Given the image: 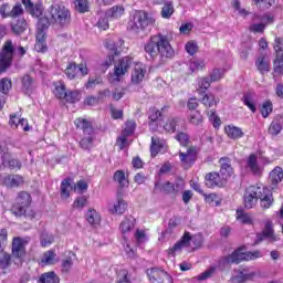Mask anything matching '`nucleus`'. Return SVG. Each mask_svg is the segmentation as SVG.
Segmentation results:
<instances>
[{"instance_id": "obj_1", "label": "nucleus", "mask_w": 283, "mask_h": 283, "mask_svg": "<svg viewBox=\"0 0 283 283\" xmlns=\"http://www.w3.org/2000/svg\"><path fill=\"white\" fill-rule=\"evenodd\" d=\"M144 50L150 59H158L159 56L160 63H165L167 59H171V56H174V48H171L167 35L163 34L150 36L145 44Z\"/></svg>"}, {"instance_id": "obj_2", "label": "nucleus", "mask_w": 283, "mask_h": 283, "mask_svg": "<svg viewBox=\"0 0 283 283\" xmlns=\"http://www.w3.org/2000/svg\"><path fill=\"white\" fill-rule=\"evenodd\" d=\"M258 200H261V207L263 209H270L273 205V192L261 186H250L245 189L244 193V207L245 209H253L254 205H258Z\"/></svg>"}, {"instance_id": "obj_3", "label": "nucleus", "mask_w": 283, "mask_h": 283, "mask_svg": "<svg viewBox=\"0 0 283 283\" xmlns=\"http://www.w3.org/2000/svg\"><path fill=\"white\" fill-rule=\"evenodd\" d=\"M258 258H262V252H244V248H239L234 250L230 255L223 256L219 261V266H224L229 264H240V262L249 261V260H258Z\"/></svg>"}, {"instance_id": "obj_4", "label": "nucleus", "mask_w": 283, "mask_h": 283, "mask_svg": "<svg viewBox=\"0 0 283 283\" xmlns=\"http://www.w3.org/2000/svg\"><path fill=\"white\" fill-rule=\"evenodd\" d=\"M49 17L60 28H67L72 23V13H70V9L65 8V6L52 4L49 8Z\"/></svg>"}, {"instance_id": "obj_5", "label": "nucleus", "mask_w": 283, "mask_h": 283, "mask_svg": "<svg viewBox=\"0 0 283 283\" xmlns=\"http://www.w3.org/2000/svg\"><path fill=\"white\" fill-rule=\"evenodd\" d=\"M75 125L84 133V137L80 142V147L82 149H92L94 147V127H92V123L85 118H77Z\"/></svg>"}, {"instance_id": "obj_6", "label": "nucleus", "mask_w": 283, "mask_h": 283, "mask_svg": "<svg viewBox=\"0 0 283 283\" xmlns=\"http://www.w3.org/2000/svg\"><path fill=\"white\" fill-rule=\"evenodd\" d=\"M154 21L155 20H153V18H150L147 12L137 11L134 13L133 18L128 22V30L138 34V32H143L145 28L151 25Z\"/></svg>"}, {"instance_id": "obj_7", "label": "nucleus", "mask_w": 283, "mask_h": 283, "mask_svg": "<svg viewBox=\"0 0 283 283\" xmlns=\"http://www.w3.org/2000/svg\"><path fill=\"white\" fill-rule=\"evenodd\" d=\"M14 59V44L12 40H7L0 52V74H3L10 65H12V60Z\"/></svg>"}, {"instance_id": "obj_8", "label": "nucleus", "mask_w": 283, "mask_h": 283, "mask_svg": "<svg viewBox=\"0 0 283 283\" xmlns=\"http://www.w3.org/2000/svg\"><path fill=\"white\" fill-rule=\"evenodd\" d=\"M32 203V197L27 191L19 192L15 203L11 207V211L13 216L21 218V216H25V209L30 207Z\"/></svg>"}, {"instance_id": "obj_9", "label": "nucleus", "mask_w": 283, "mask_h": 283, "mask_svg": "<svg viewBox=\"0 0 283 283\" xmlns=\"http://www.w3.org/2000/svg\"><path fill=\"white\" fill-rule=\"evenodd\" d=\"M252 21L253 23L249 27L250 32H253L254 34H264V30H266V25H269V23H273V17L254 15Z\"/></svg>"}, {"instance_id": "obj_10", "label": "nucleus", "mask_w": 283, "mask_h": 283, "mask_svg": "<svg viewBox=\"0 0 283 283\" xmlns=\"http://www.w3.org/2000/svg\"><path fill=\"white\" fill-rule=\"evenodd\" d=\"M0 158L2 160L1 165L11 170L21 169L22 167L19 159H12L10 151L8 150V145L6 144H0Z\"/></svg>"}, {"instance_id": "obj_11", "label": "nucleus", "mask_w": 283, "mask_h": 283, "mask_svg": "<svg viewBox=\"0 0 283 283\" xmlns=\"http://www.w3.org/2000/svg\"><path fill=\"white\" fill-rule=\"evenodd\" d=\"M133 63L134 59L132 56L122 57L115 63L114 76L116 77V81H120L122 76H125V74L129 72Z\"/></svg>"}, {"instance_id": "obj_12", "label": "nucleus", "mask_w": 283, "mask_h": 283, "mask_svg": "<svg viewBox=\"0 0 283 283\" xmlns=\"http://www.w3.org/2000/svg\"><path fill=\"white\" fill-rule=\"evenodd\" d=\"M65 75L70 81H74L76 76H87L88 70L85 64H76V62H70L64 71Z\"/></svg>"}, {"instance_id": "obj_13", "label": "nucleus", "mask_w": 283, "mask_h": 283, "mask_svg": "<svg viewBox=\"0 0 283 283\" xmlns=\"http://www.w3.org/2000/svg\"><path fill=\"white\" fill-rule=\"evenodd\" d=\"M205 185L208 189L222 188L227 186V179L220 172L212 171L205 176Z\"/></svg>"}, {"instance_id": "obj_14", "label": "nucleus", "mask_w": 283, "mask_h": 283, "mask_svg": "<svg viewBox=\"0 0 283 283\" xmlns=\"http://www.w3.org/2000/svg\"><path fill=\"white\" fill-rule=\"evenodd\" d=\"M147 275L151 283H174V279L169 273L156 268L147 270Z\"/></svg>"}, {"instance_id": "obj_15", "label": "nucleus", "mask_w": 283, "mask_h": 283, "mask_svg": "<svg viewBox=\"0 0 283 283\" xmlns=\"http://www.w3.org/2000/svg\"><path fill=\"white\" fill-rule=\"evenodd\" d=\"M146 74L147 69H145V64L136 63L130 74V83H133V85H140V83L145 81Z\"/></svg>"}, {"instance_id": "obj_16", "label": "nucleus", "mask_w": 283, "mask_h": 283, "mask_svg": "<svg viewBox=\"0 0 283 283\" xmlns=\"http://www.w3.org/2000/svg\"><path fill=\"white\" fill-rule=\"evenodd\" d=\"M125 192L123 189H118L116 193L117 201L108 208L111 213H117L118 216H123L125 211H127V202L123 200Z\"/></svg>"}, {"instance_id": "obj_17", "label": "nucleus", "mask_w": 283, "mask_h": 283, "mask_svg": "<svg viewBox=\"0 0 283 283\" xmlns=\"http://www.w3.org/2000/svg\"><path fill=\"white\" fill-rule=\"evenodd\" d=\"M263 240H269V242H277V237H275V231L273 230V223L266 221L262 233L256 234V244L263 242Z\"/></svg>"}, {"instance_id": "obj_18", "label": "nucleus", "mask_w": 283, "mask_h": 283, "mask_svg": "<svg viewBox=\"0 0 283 283\" xmlns=\"http://www.w3.org/2000/svg\"><path fill=\"white\" fill-rule=\"evenodd\" d=\"M258 277V272L251 268H243L239 271V274L232 277L233 283H244Z\"/></svg>"}, {"instance_id": "obj_19", "label": "nucleus", "mask_w": 283, "mask_h": 283, "mask_svg": "<svg viewBox=\"0 0 283 283\" xmlns=\"http://www.w3.org/2000/svg\"><path fill=\"white\" fill-rule=\"evenodd\" d=\"M155 189H159L161 193L178 196L182 191V186L180 184L174 185L170 181H166L163 185L156 182Z\"/></svg>"}, {"instance_id": "obj_20", "label": "nucleus", "mask_w": 283, "mask_h": 283, "mask_svg": "<svg viewBox=\"0 0 283 283\" xmlns=\"http://www.w3.org/2000/svg\"><path fill=\"white\" fill-rule=\"evenodd\" d=\"M190 242H191V233L185 232L181 240L175 243L172 248L168 250V255H176V253H180V251H182L185 247H189Z\"/></svg>"}, {"instance_id": "obj_21", "label": "nucleus", "mask_w": 283, "mask_h": 283, "mask_svg": "<svg viewBox=\"0 0 283 283\" xmlns=\"http://www.w3.org/2000/svg\"><path fill=\"white\" fill-rule=\"evenodd\" d=\"M12 255L19 260L25 258V241L21 238H14L12 242Z\"/></svg>"}, {"instance_id": "obj_22", "label": "nucleus", "mask_w": 283, "mask_h": 283, "mask_svg": "<svg viewBox=\"0 0 283 283\" xmlns=\"http://www.w3.org/2000/svg\"><path fill=\"white\" fill-rule=\"evenodd\" d=\"M179 157L186 167H191L196 163V147H189L186 153L179 151Z\"/></svg>"}, {"instance_id": "obj_23", "label": "nucleus", "mask_w": 283, "mask_h": 283, "mask_svg": "<svg viewBox=\"0 0 283 283\" xmlns=\"http://www.w3.org/2000/svg\"><path fill=\"white\" fill-rule=\"evenodd\" d=\"M220 175L226 178V180H229L231 176H233V167H231V159L229 157H223L220 159Z\"/></svg>"}, {"instance_id": "obj_24", "label": "nucleus", "mask_w": 283, "mask_h": 283, "mask_svg": "<svg viewBox=\"0 0 283 283\" xmlns=\"http://www.w3.org/2000/svg\"><path fill=\"white\" fill-rule=\"evenodd\" d=\"M283 180V169L282 167H275L271 172L269 177V182L271 189H276L277 184Z\"/></svg>"}, {"instance_id": "obj_25", "label": "nucleus", "mask_w": 283, "mask_h": 283, "mask_svg": "<svg viewBox=\"0 0 283 283\" xmlns=\"http://www.w3.org/2000/svg\"><path fill=\"white\" fill-rule=\"evenodd\" d=\"M6 187L13 189L14 187H21L23 185V177L20 175H8L3 178Z\"/></svg>"}, {"instance_id": "obj_26", "label": "nucleus", "mask_w": 283, "mask_h": 283, "mask_svg": "<svg viewBox=\"0 0 283 283\" xmlns=\"http://www.w3.org/2000/svg\"><path fill=\"white\" fill-rule=\"evenodd\" d=\"M224 133L227 134L228 138H231L232 140H238L239 138H242L244 136V132H242V128L233 125L226 126Z\"/></svg>"}, {"instance_id": "obj_27", "label": "nucleus", "mask_w": 283, "mask_h": 283, "mask_svg": "<svg viewBox=\"0 0 283 283\" xmlns=\"http://www.w3.org/2000/svg\"><path fill=\"white\" fill-rule=\"evenodd\" d=\"M247 169H250L252 174L259 176L261 174L260 165L258 164V155L252 154L247 159Z\"/></svg>"}, {"instance_id": "obj_28", "label": "nucleus", "mask_w": 283, "mask_h": 283, "mask_svg": "<svg viewBox=\"0 0 283 283\" xmlns=\"http://www.w3.org/2000/svg\"><path fill=\"white\" fill-rule=\"evenodd\" d=\"M134 222H136V219L134 217H126L119 224V231L122 232V235H124V240H127V237H125L126 233H129L132 229H134Z\"/></svg>"}, {"instance_id": "obj_29", "label": "nucleus", "mask_w": 283, "mask_h": 283, "mask_svg": "<svg viewBox=\"0 0 283 283\" xmlns=\"http://www.w3.org/2000/svg\"><path fill=\"white\" fill-rule=\"evenodd\" d=\"M255 66L261 74H264L265 72H270L271 61H269V59H266V56L260 55L256 59Z\"/></svg>"}, {"instance_id": "obj_30", "label": "nucleus", "mask_w": 283, "mask_h": 283, "mask_svg": "<svg viewBox=\"0 0 283 283\" xmlns=\"http://www.w3.org/2000/svg\"><path fill=\"white\" fill-rule=\"evenodd\" d=\"M86 222L91 227H98L101 224V214L95 209H88L86 212Z\"/></svg>"}, {"instance_id": "obj_31", "label": "nucleus", "mask_w": 283, "mask_h": 283, "mask_svg": "<svg viewBox=\"0 0 283 283\" xmlns=\"http://www.w3.org/2000/svg\"><path fill=\"white\" fill-rule=\"evenodd\" d=\"M51 23H54V21H52V15H50L49 11H46L44 17L39 18L36 28L38 30L46 31L49 30Z\"/></svg>"}, {"instance_id": "obj_32", "label": "nucleus", "mask_w": 283, "mask_h": 283, "mask_svg": "<svg viewBox=\"0 0 283 283\" xmlns=\"http://www.w3.org/2000/svg\"><path fill=\"white\" fill-rule=\"evenodd\" d=\"M12 32L14 34H22V32H25V29L28 28V22L25 19L21 18L11 23Z\"/></svg>"}, {"instance_id": "obj_33", "label": "nucleus", "mask_w": 283, "mask_h": 283, "mask_svg": "<svg viewBox=\"0 0 283 283\" xmlns=\"http://www.w3.org/2000/svg\"><path fill=\"white\" fill-rule=\"evenodd\" d=\"M38 283H61V279L54 272H46L41 274Z\"/></svg>"}, {"instance_id": "obj_34", "label": "nucleus", "mask_w": 283, "mask_h": 283, "mask_svg": "<svg viewBox=\"0 0 283 283\" xmlns=\"http://www.w3.org/2000/svg\"><path fill=\"white\" fill-rule=\"evenodd\" d=\"M113 180L115 182H118L119 189H124V187H129V180H127V177H125V171L123 170H116Z\"/></svg>"}, {"instance_id": "obj_35", "label": "nucleus", "mask_w": 283, "mask_h": 283, "mask_svg": "<svg viewBox=\"0 0 283 283\" xmlns=\"http://www.w3.org/2000/svg\"><path fill=\"white\" fill-rule=\"evenodd\" d=\"M165 147V144L158 137H151L150 154L153 158L158 156V153Z\"/></svg>"}, {"instance_id": "obj_36", "label": "nucleus", "mask_w": 283, "mask_h": 283, "mask_svg": "<svg viewBox=\"0 0 283 283\" xmlns=\"http://www.w3.org/2000/svg\"><path fill=\"white\" fill-rule=\"evenodd\" d=\"M41 263L45 266H52L53 264H56V253L52 250L44 252L41 259Z\"/></svg>"}, {"instance_id": "obj_37", "label": "nucleus", "mask_w": 283, "mask_h": 283, "mask_svg": "<svg viewBox=\"0 0 283 283\" xmlns=\"http://www.w3.org/2000/svg\"><path fill=\"white\" fill-rule=\"evenodd\" d=\"M125 14V8L123 6H115L106 12V17L111 19H120Z\"/></svg>"}, {"instance_id": "obj_38", "label": "nucleus", "mask_w": 283, "mask_h": 283, "mask_svg": "<svg viewBox=\"0 0 283 283\" xmlns=\"http://www.w3.org/2000/svg\"><path fill=\"white\" fill-rule=\"evenodd\" d=\"M237 220L241 224H253V217L249 212H244V210H237Z\"/></svg>"}, {"instance_id": "obj_39", "label": "nucleus", "mask_w": 283, "mask_h": 283, "mask_svg": "<svg viewBox=\"0 0 283 283\" xmlns=\"http://www.w3.org/2000/svg\"><path fill=\"white\" fill-rule=\"evenodd\" d=\"M75 10L76 12H80L81 14H85L90 10V1L87 0H75Z\"/></svg>"}, {"instance_id": "obj_40", "label": "nucleus", "mask_w": 283, "mask_h": 283, "mask_svg": "<svg viewBox=\"0 0 283 283\" xmlns=\"http://www.w3.org/2000/svg\"><path fill=\"white\" fill-rule=\"evenodd\" d=\"M209 87H211V81L209 77H202L198 80V90L199 94H205Z\"/></svg>"}, {"instance_id": "obj_41", "label": "nucleus", "mask_w": 283, "mask_h": 283, "mask_svg": "<svg viewBox=\"0 0 283 283\" xmlns=\"http://www.w3.org/2000/svg\"><path fill=\"white\" fill-rule=\"evenodd\" d=\"M174 12H175L174 2H166L161 8L163 19H171V15L174 14Z\"/></svg>"}, {"instance_id": "obj_42", "label": "nucleus", "mask_w": 283, "mask_h": 283, "mask_svg": "<svg viewBox=\"0 0 283 283\" xmlns=\"http://www.w3.org/2000/svg\"><path fill=\"white\" fill-rule=\"evenodd\" d=\"M202 105L205 107H216L218 105V99H216V96L213 94H206L201 99Z\"/></svg>"}, {"instance_id": "obj_43", "label": "nucleus", "mask_w": 283, "mask_h": 283, "mask_svg": "<svg viewBox=\"0 0 283 283\" xmlns=\"http://www.w3.org/2000/svg\"><path fill=\"white\" fill-rule=\"evenodd\" d=\"M63 98H65L66 103H78V101H81V92L78 91L66 92Z\"/></svg>"}, {"instance_id": "obj_44", "label": "nucleus", "mask_w": 283, "mask_h": 283, "mask_svg": "<svg viewBox=\"0 0 283 283\" xmlns=\"http://www.w3.org/2000/svg\"><path fill=\"white\" fill-rule=\"evenodd\" d=\"M72 179H64L61 184V196L62 198H70V188L72 187Z\"/></svg>"}, {"instance_id": "obj_45", "label": "nucleus", "mask_w": 283, "mask_h": 283, "mask_svg": "<svg viewBox=\"0 0 283 283\" xmlns=\"http://www.w3.org/2000/svg\"><path fill=\"white\" fill-rule=\"evenodd\" d=\"M12 90V80L4 77L0 80V92L1 94H8Z\"/></svg>"}, {"instance_id": "obj_46", "label": "nucleus", "mask_w": 283, "mask_h": 283, "mask_svg": "<svg viewBox=\"0 0 283 283\" xmlns=\"http://www.w3.org/2000/svg\"><path fill=\"white\" fill-rule=\"evenodd\" d=\"M178 123H180L179 118H170L164 125V129L170 134H174V132H176V125H178Z\"/></svg>"}, {"instance_id": "obj_47", "label": "nucleus", "mask_w": 283, "mask_h": 283, "mask_svg": "<svg viewBox=\"0 0 283 283\" xmlns=\"http://www.w3.org/2000/svg\"><path fill=\"white\" fill-rule=\"evenodd\" d=\"M273 112V103L271 101H266L261 106V115L263 118H269V115Z\"/></svg>"}, {"instance_id": "obj_48", "label": "nucleus", "mask_w": 283, "mask_h": 283, "mask_svg": "<svg viewBox=\"0 0 283 283\" xmlns=\"http://www.w3.org/2000/svg\"><path fill=\"white\" fill-rule=\"evenodd\" d=\"M53 94L56 96V98H64L65 94H67V91H65V84L62 82H59L55 85V90L53 91Z\"/></svg>"}, {"instance_id": "obj_49", "label": "nucleus", "mask_w": 283, "mask_h": 283, "mask_svg": "<svg viewBox=\"0 0 283 283\" xmlns=\"http://www.w3.org/2000/svg\"><path fill=\"white\" fill-rule=\"evenodd\" d=\"M32 87H34V80L32 78V76L30 75H24L22 77V88L25 92H30V90H32Z\"/></svg>"}, {"instance_id": "obj_50", "label": "nucleus", "mask_w": 283, "mask_h": 283, "mask_svg": "<svg viewBox=\"0 0 283 283\" xmlns=\"http://www.w3.org/2000/svg\"><path fill=\"white\" fill-rule=\"evenodd\" d=\"M189 123L191 125H200L201 123H203V117L202 114H200V112L196 111L195 113H191L189 116Z\"/></svg>"}, {"instance_id": "obj_51", "label": "nucleus", "mask_w": 283, "mask_h": 283, "mask_svg": "<svg viewBox=\"0 0 283 283\" xmlns=\"http://www.w3.org/2000/svg\"><path fill=\"white\" fill-rule=\"evenodd\" d=\"M40 242L42 247H50L52 242H54V235L48 233V232H42L40 237Z\"/></svg>"}, {"instance_id": "obj_52", "label": "nucleus", "mask_w": 283, "mask_h": 283, "mask_svg": "<svg viewBox=\"0 0 283 283\" xmlns=\"http://www.w3.org/2000/svg\"><path fill=\"white\" fill-rule=\"evenodd\" d=\"M280 132H282V124L277 120L272 122L269 127V134H271V136H277Z\"/></svg>"}, {"instance_id": "obj_53", "label": "nucleus", "mask_w": 283, "mask_h": 283, "mask_svg": "<svg viewBox=\"0 0 283 283\" xmlns=\"http://www.w3.org/2000/svg\"><path fill=\"white\" fill-rule=\"evenodd\" d=\"M72 266H74L72 256H67L66 259L62 260V273H70V271H72Z\"/></svg>"}, {"instance_id": "obj_54", "label": "nucleus", "mask_w": 283, "mask_h": 283, "mask_svg": "<svg viewBox=\"0 0 283 283\" xmlns=\"http://www.w3.org/2000/svg\"><path fill=\"white\" fill-rule=\"evenodd\" d=\"M10 264H12V258L10 256V254L3 253L0 256V269L6 270L10 266Z\"/></svg>"}, {"instance_id": "obj_55", "label": "nucleus", "mask_w": 283, "mask_h": 283, "mask_svg": "<svg viewBox=\"0 0 283 283\" xmlns=\"http://www.w3.org/2000/svg\"><path fill=\"white\" fill-rule=\"evenodd\" d=\"M274 50L276 52V56H279V59H283V39L282 38L275 39Z\"/></svg>"}, {"instance_id": "obj_56", "label": "nucleus", "mask_w": 283, "mask_h": 283, "mask_svg": "<svg viewBox=\"0 0 283 283\" xmlns=\"http://www.w3.org/2000/svg\"><path fill=\"white\" fill-rule=\"evenodd\" d=\"M84 207H87V197L82 196L77 197L75 201L73 202L74 209H83Z\"/></svg>"}, {"instance_id": "obj_57", "label": "nucleus", "mask_w": 283, "mask_h": 283, "mask_svg": "<svg viewBox=\"0 0 283 283\" xmlns=\"http://www.w3.org/2000/svg\"><path fill=\"white\" fill-rule=\"evenodd\" d=\"M29 13L35 17L36 19H40V17H43V4H34L33 8L29 11Z\"/></svg>"}, {"instance_id": "obj_58", "label": "nucleus", "mask_w": 283, "mask_h": 283, "mask_svg": "<svg viewBox=\"0 0 283 283\" xmlns=\"http://www.w3.org/2000/svg\"><path fill=\"white\" fill-rule=\"evenodd\" d=\"M135 129H136V122L127 120L123 134L126 136H132V134H134Z\"/></svg>"}, {"instance_id": "obj_59", "label": "nucleus", "mask_w": 283, "mask_h": 283, "mask_svg": "<svg viewBox=\"0 0 283 283\" xmlns=\"http://www.w3.org/2000/svg\"><path fill=\"white\" fill-rule=\"evenodd\" d=\"M176 140L180 143L181 147H187L189 145V135L187 133H179L176 135Z\"/></svg>"}, {"instance_id": "obj_60", "label": "nucleus", "mask_w": 283, "mask_h": 283, "mask_svg": "<svg viewBox=\"0 0 283 283\" xmlns=\"http://www.w3.org/2000/svg\"><path fill=\"white\" fill-rule=\"evenodd\" d=\"M117 283H132L129 280V272H127V270L119 271Z\"/></svg>"}, {"instance_id": "obj_61", "label": "nucleus", "mask_w": 283, "mask_h": 283, "mask_svg": "<svg viewBox=\"0 0 283 283\" xmlns=\"http://www.w3.org/2000/svg\"><path fill=\"white\" fill-rule=\"evenodd\" d=\"M224 76V70L222 69H214L212 73L210 74V81L216 82L220 81Z\"/></svg>"}, {"instance_id": "obj_62", "label": "nucleus", "mask_w": 283, "mask_h": 283, "mask_svg": "<svg viewBox=\"0 0 283 283\" xmlns=\"http://www.w3.org/2000/svg\"><path fill=\"white\" fill-rule=\"evenodd\" d=\"M189 67L191 72H196V70H203L205 69V61L203 60H195L190 62Z\"/></svg>"}, {"instance_id": "obj_63", "label": "nucleus", "mask_w": 283, "mask_h": 283, "mask_svg": "<svg viewBox=\"0 0 283 283\" xmlns=\"http://www.w3.org/2000/svg\"><path fill=\"white\" fill-rule=\"evenodd\" d=\"M274 72L276 74H283V57L276 55L274 61Z\"/></svg>"}, {"instance_id": "obj_64", "label": "nucleus", "mask_w": 283, "mask_h": 283, "mask_svg": "<svg viewBox=\"0 0 283 283\" xmlns=\"http://www.w3.org/2000/svg\"><path fill=\"white\" fill-rule=\"evenodd\" d=\"M127 136L125 134H122V136H119L116 140V145L119 147L120 150L125 149V147H127V145H129L127 143Z\"/></svg>"}]
</instances>
